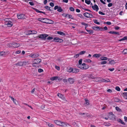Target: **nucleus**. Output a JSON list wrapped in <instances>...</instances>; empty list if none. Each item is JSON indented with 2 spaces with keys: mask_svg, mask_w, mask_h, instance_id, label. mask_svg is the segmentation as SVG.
Masks as SVG:
<instances>
[{
  "mask_svg": "<svg viewBox=\"0 0 127 127\" xmlns=\"http://www.w3.org/2000/svg\"><path fill=\"white\" fill-rule=\"evenodd\" d=\"M60 126L63 127H71V126L68 124L62 122Z\"/></svg>",
  "mask_w": 127,
  "mask_h": 127,
  "instance_id": "9",
  "label": "nucleus"
},
{
  "mask_svg": "<svg viewBox=\"0 0 127 127\" xmlns=\"http://www.w3.org/2000/svg\"><path fill=\"white\" fill-rule=\"evenodd\" d=\"M43 70L39 68L38 69V72H43Z\"/></svg>",
  "mask_w": 127,
  "mask_h": 127,
  "instance_id": "57",
  "label": "nucleus"
},
{
  "mask_svg": "<svg viewBox=\"0 0 127 127\" xmlns=\"http://www.w3.org/2000/svg\"><path fill=\"white\" fill-rule=\"evenodd\" d=\"M80 55L79 53L77 54L74 56V57L76 58L79 57Z\"/></svg>",
  "mask_w": 127,
  "mask_h": 127,
  "instance_id": "52",
  "label": "nucleus"
},
{
  "mask_svg": "<svg viewBox=\"0 0 127 127\" xmlns=\"http://www.w3.org/2000/svg\"><path fill=\"white\" fill-rule=\"evenodd\" d=\"M114 70V68H109L108 69V70L110 71H113Z\"/></svg>",
  "mask_w": 127,
  "mask_h": 127,
  "instance_id": "62",
  "label": "nucleus"
},
{
  "mask_svg": "<svg viewBox=\"0 0 127 127\" xmlns=\"http://www.w3.org/2000/svg\"><path fill=\"white\" fill-rule=\"evenodd\" d=\"M115 89L116 90H117L118 91H120V88L118 86H117L115 88Z\"/></svg>",
  "mask_w": 127,
  "mask_h": 127,
  "instance_id": "43",
  "label": "nucleus"
},
{
  "mask_svg": "<svg viewBox=\"0 0 127 127\" xmlns=\"http://www.w3.org/2000/svg\"><path fill=\"white\" fill-rule=\"evenodd\" d=\"M86 51H81L79 53V54L80 55H82L86 53Z\"/></svg>",
  "mask_w": 127,
  "mask_h": 127,
  "instance_id": "40",
  "label": "nucleus"
},
{
  "mask_svg": "<svg viewBox=\"0 0 127 127\" xmlns=\"http://www.w3.org/2000/svg\"><path fill=\"white\" fill-rule=\"evenodd\" d=\"M113 3H109L108 5V6L109 7H110L112 6Z\"/></svg>",
  "mask_w": 127,
  "mask_h": 127,
  "instance_id": "56",
  "label": "nucleus"
},
{
  "mask_svg": "<svg viewBox=\"0 0 127 127\" xmlns=\"http://www.w3.org/2000/svg\"><path fill=\"white\" fill-rule=\"evenodd\" d=\"M26 34L28 35H29L30 34H36L37 33V31H28L26 32Z\"/></svg>",
  "mask_w": 127,
  "mask_h": 127,
  "instance_id": "6",
  "label": "nucleus"
},
{
  "mask_svg": "<svg viewBox=\"0 0 127 127\" xmlns=\"http://www.w3.org/2000/svg\"><path fill=\"white\" fill-rule=\"evenodd\" d=\"M99 13L101 15H105V14L104 13H103L102 12L99 11Z\"/></svg>",
  "mask_w": 127,
  "mask_h": 127,
  "instance_id": "59",
  "label": "nucleus"
},
{
  "mask_svg": "<svg viewBox=\"0 0 127 127\" xmlns=\"http://www.w3.org/2000/svg\"><path fill=\"white\" fill-rule=\"evenodd\" d=\"M123 53L124 54H127V49H124L123 51Z\"/></svg>",
  "mask_w": 127,
  "mask_h": 127,
  "instance_id": "34",
  "label": "nucleus"
},
{
  "mask_svg": "<svg viewBox=\"0 0 127 127\" xmlns=\"http://www.w3.org/2000/svg\"><path fill=\"white\" fill-rule=\"evenodd\" d=\"M54 122L56 125L60 126L62 122L59 120H55L54 121Z\"/></svg>",
  "mask_w": 127,
  "mask_h": 127,
  "instance_id": "14",
  "label": "nucleus"
},
{
  "mask_svg": "<svg viewBox=\"0 0 127 127\" xmlns=\"http://www.w3.org/2000/svg\"><path fill=\"white\" fill-rule=\"evenodd\" d=\"M94 22L96 24L99 25L100 24V23L97 22V20H95L94 21Z\"/></svg>",
  "mask_w": 127,
  "mask_h": 127,
  "instance_id": "48",
  "label": "nucleus"
},
{
  "mask_svg": "<svg viewBox=\"0 0 127 127\" xmlns=\"http://www.w3.org/2000/svg\"><path fill=\"white\" fill-rule=\"evenodd\" d=\"M57 95L59 97L61 98L62 99L64 97L63 95L60 93H58L57 94Z\"/></svg>",
  "mask_w": 127,
  "mask_h": 127,
  "instance_id": "23",
  "label": "nucleus"
},
{
  "mask_svg": "<svg viewBox=\"0 0 127 127\" xmlns=\"http://www.w3.org/2000/svg\"><path fill=\"white\" fill-rule=\"evenodd\" d=\"M73 68H70L68 70V72H73Z\"/></svg>",
  "mask_w": 127,
  "mask_h": 127,
  "instance_id": "38",
  "label": "nucleus"
},
{
  "mask_svg": "<svg viewBox=\"0 0 127 127\" xmlns=\"http://www.w3.org/2000/svg\"><path fill=\"white\" fill-rule=\"evenodd\" d=\"M57 33L58 34H59L62 36H64L65 34L64 32H57Z\"/></svg>",
  "mask_w": 127,
  "mask_h": 127,
  "instance_id": "25",
  "label": "nucleus"
},
{
  "mask_svg": "<svg viewBox=\"0 0 127 127\" xmlns=\"http://www.w3.org/2000/svg\"><path fill=\"white\" fill-rule=\"evenodd\" d=\"M108 61L109 62V63L110 64H114L115 63V61L114 60H112L110 61L109 60Z\"/></svg>",
  "mask_w": 127,
  "mask_h": 127,
  "instance_id": "28",
  "label": "nucleus"
},
{
  "mask_svg": "<svg viewBox=\"0 0 127 127\" xmlns=\"http://www.w3.org/2000/svg\"><path fill=\"white\" fill-rule=\"evenodd\" d=\"M116 110L118 111H121V109L118 106H116L115 107Z\"/></svg>",
  "mask_w": 127,
  "mask_h": 127,
  "instance_id": "44",
  "label": "nucleus"
},
{
  "mask_svg": "<svg viewBox=\"0 0 127 127\" xmlns=\"http://www.w3.org/2000/svg\"><path fill=\"white\" fill-rule=\"evenodd\" d=\"M118 121L120 123L122 124L125 125V123L121 119H119L118 120Z\"/></svg>",
  "mask_w": 127,
  "mask_h": 127,
  "instance_id": "21",
  "label": "nucleus"
},
{
  "mask_svg": "<svg viewBox=\"0 0 127 127\" xmlns=\"http://www.w3.org/2000/svg\"><path fill=\"white\" fill-rule=\"evenodd\" d=\"M44 19L45 18H39L38 19V20L39 21H40L41 22H42V21H42V20H44Z\"/></svg>",
  "mask_w": 127,
  "mask_h": 127,
  "instance_id": "47",
  "label": "nucleus"
},
{
  "mask_svg": "<svg viewBox=\"0 0 127 127\" xmlns=\"http://www.w3.org/2000/svg\"><path fill=\"white\" fill-rule=\"evenodd\" d=\"M63 40L57 37H56L54 38L53 40H52V41H54L55 42H59L61 43L63 42Z\"/></svg>",
  "mask_w": 127,
  "mask_h": 127,
  "instance_id": "8",
  "label": "nucleus"
},
{
  "mask_svg": "<svg viewBox=\"0 0 127 127\" xmlns=\"http://www.w3.org/2000/svg\"><path fill=\"white\" fill-rule=\"evenodd\" d=\"M5 52L1 51L0 52V56H3L5 55Z\"/></svg>",
  "mask_w": 127,
  "mask_h": 127,
  "instance_id": "37",
  "label": "nucleus"
},
{
  "mask_svg": "<svg viewBox=\"0 0 127 127\" xmlns=\"http://www.w3.org/2000/svg\"><path fill=\"white\" fill-rule=\"evenodd\" d=\"M41 60L40 59H34L32 65L33 66L36 67L35 64H39L41 62Z\"/></svg>",
  "mask_w": 127,
  "mask_h": 127,
  "instance_id": "3",
  "label": "nucleus"
},
{
  "mask_svg": "<svg viewBox=\"0 0 127 127\" xmlns=\"http://www.w3.org/2000/svg\"><path fill=\"white\" fill-rule=\"evenodd\" d=\"M92 28L95 30H98L99 29V27L93 26L92 27Z\"/></svg>",
  "mask_w": 127,
  "mask_h": 127,
  "instance_id": "24",
  "label": "nucleus"
},
{
  "mask_svg": "<svg viewBox=\"0 0 127 127\" xmlns=\"http://www.w3.org/2000/svg\"><path fill=\"white\" fill-rule=\"evenodd\" d=\"M84 62L86 63H90L92 62V61L91 60L88 59H86L84 60Z\"/></svg>",
  "mask_w": 127,
  "mask_h": 127,
  "instance_id": "26",
  "label": "nucleus"
},
{
  "mask_svg": "<svg viewBox=\"0 0 127 127\" xmlns=\"http://www.w3.org/2000/svg\"><path fill=\"white\" fill-rule=\"evenodd\" d=\"M29 3L32 6L33 5H34V3L32 2H29Z\"/></svg>",
  "mask_w": 127,
  "mask_h": 127,
  "instance_id": "58",
  "label": "nucleus"
},
{
  "mask_svg": "<svg viewBox=\"0 0 127 127\" xmlns=\"http://www.w3.org/2000/svg\"><path fill=\"white\" fill-rule=\"evenodd\" d=\"M50 5L52 7H53L54 6V4L53 2H50Z\"/></svg>",
  "mask_w": 127,
  "mask_h": 127,
  "instance_id": "60",
  "label": "nucleus"
},
{
  "mask_svg": "<svg viewBox=\"0 0 127 127\" xmlns=\"http://www.w3.org/2000/svg\"><path fill=\"white\" fill-rule=\"evenodd\" d=\"M77 16L78 17H80V18H83V16H82V15L81 14H79L77 15Z\"/></svg>",
  "mask_w": 127,
  "mask_h": 127,
  "instance_id": "54",
  "label": "nucleus"
},
{
  "mask_svg": "<svg viewBox=\"0 0 127 127\" xmlns=\"http://www.w3.org/2000/svg\"><path fill=\"white\" fill-rule=\"evenodd\" d=\"M17 15L18 18L19 19H24L25 18L24 15L23 14H19Z\"/></svg>",
  "mask_w": 127,
  "mask_h": 127,
  "instance_id": "10",
  "label": "nucleus"
},
{
  "mask_svg": "<svg viewBox=\"0 0 127 127\" xmlns=\"http://www.w3.org/2000/svg\"><path fill=\"white\" fill-rule=\"evenodd\" d=\"M127 40V36H125L123 38L119 40V41H122L124 40Z\"/></svg>",
  "mask_w": 127,
  "mask_h": 127,
  "instance_id": "29",
  "label": "nucleus"
},
{
  "mask_svg": "<svg viewBox=\"0 0 127 127\" xmlns=\"http://www.w3.org/2000/svg\"><path fill=\"white\" fill-rule=\"evenodd\" d=\"M65 16L66 17H68V18L69 19L71 18L72 19H73V17H72V16L68 14H66Z\"/></svg>",
  "mask_w": 127,
  "mask_h": 127,
  "instance_id": "18",
  "label": "nucleus"
},
{
  "mask_svg": "<svg viewBox=\"0 0 127 127\" xmlns=\"http://www.w3.org/2000/svg\"><path fill=\"white\" fill-rule=\"evenodd\" d=\"M82 59H80L79 61V64L78 65H81L82 64Z\"/></svg>",
  "mask_w": 127,
  "mask_h": 127,
  "instance_id": "41",
  "label": "nucleus"
},
{
  "mask_svg": "<svg viewBox=\"0 0 127 127\" xmlns=\"http://www.w3.org/2000/svg\"><path fill=\"white\" fill-rule=\"evenodd\" d=\"M7 21L6 22L5 24L8 26V27H11L13 24L10 21Z\"/></svg>",
  "mask_w": 127,
  "mask_h": 127,
  "instance_id": "11",
  "label": "nucleus"
},
{
  "mask_svg": "<svg viewBox=\"0 0 127 127\" xmlns=\"http://www.w3.org/2000/svg\"><path fill=\"white\" fill-rule=\"evenodd\" d=\"M69 9L71 11H74V9L72 7H70L69 8Z\"/></svg>",
  "mask_w": 127,
  "mask_h": 127,
  "instance_id": "45",
  "label": "nucleus"
},
{
  "mask_svg": "<svg viewBox=\"0 0 127 127\" xmlns=\"http://www.w3.org/2000/svg\"><path fill=\"white\" fill-rule=\"evenodd\" d=\"M84 15L85 17L87 18L91 17L90 16L91 14L88 12H85L84 13Z\"/></svg>",
  "mask_w": 127,
  "mask_h": 127,
  "instance_id": "15",
  "label": "nucleus"
},
{
  "mask_svg": "<svg viewBox=\"0 0 127 127\" xmlns=\"http://www.w3.org/2000/svg\"><path fill=\"white\" fill-rule=\"evenodd\" d=\"M87 31L89 33H93V32L92 30H88L86 29Z\"/></svg>",
  "mask_w": 127,
  "mask_h": 127,
  "instance_id": "33",
  "label": "nucleus"
},
{
  "mask_svg": "<svg viewBox=\"0 0 127 127\" xmlns=\"http://www.w3.org/2000/svg\"><path fill=\"white\" fill-rule=\"evenodd\" d=\"M85 2L87 4H90L91 1H90V0H85Z\"/></svg>",
  "mask_w": 127,
  "mask_h": 127,
  "instance_id": "46",
  "label": "nucleus"
},
{
  "mask_svg": "<svg viewBox=\"0 0 127 127\" xmlns=\"http://www.w3.org/2000/svg\"><path fill=\"white\" fill-rule=\"evenodd\" d=\"M45 8H46V9H47L48 10H49L50 11H52L50 9L51 7H49L48 6H45Z\"/></svg>",
  "mask_w": 127,
  "mask_h": 127,
  "instance_id": "36",
  "label": "nucleus"
},
{
  "mask_svg": "<svg viewBox=\"0 0 127 127\" xmlns=\"http://www.w3.org/2000/svg\"><path fill=\"white\" fill-rule=\"evenodd\" d=\"M20 44L17 42H13L8 44L7 46L9 47H12L14 48L19 47Z\"/></svg>",
  "mask_w": 127,
  "mask_h": 127,
  "instance_id": "1",
  "label": "nucleus"
},
{
  "mask_svg": "<svg viewBox=\"0 0 127 127\" xmlns=\"http://www.w3.org/2000/svg\"><path fill=\"white\" fill-rule=\"evenodd\" d=\"M104 23L106 24H107V25H110L111 24V22H106Z\"/></svg>",
  "mask_w": 127,
  "mask_h": 127,
  "instance_id": "55",
  "label": "nucleus"
},
{
  "mask_svg": "<svg viewBox=\"0 0 127 127\" xmlns=\"http://www.w3.org/2000/svg\"><path fill=\"white\" fill-rule=\"evenodd\" d=\"M15 65H16L21 66H23V62L20 61L18 63H16L15 64Z\"/></svg>",
  "mask_w": 127,
  "mask_h": 127,
  "instance_id": "16",
  "label": "nucleus"
},
{
  "mask_svg": "<svg viewBox=\"0 0 127 127\" xmlns=\"http://www.w3.org/2000/svg\"><path fill=\"white\" fill-rule=\"evenodd\" d=\"M79 71V70L78 69L76 68H73V73H76L78 72Z\"/></svg>",
  "mask_w": 127,
  "mask_h": 127,
  "instance_id": "17",
  "label": "nucleus"
},
{
  "mask_svg": "<svg viewBox=\"0 0 127 127\" xmlns=\"http://www.w3.org/2000/svg\"><path fill=\"white\" fill-rule=\"evenodd\" d=\"M68 81L70 84H72L74 82L75 79L73 78H70L68 79Z\"/></svg>",
  "mask_w": 127,
  "mask_h": 127,
  "instance_id": "12",
  "label": "nucleus"
},
{
  "mask_svg": "<svg viewBox=\"0 0 127 127\" xmlns=\"http://www.w3.org/2000/svg\"><path fill=\"white\" fill-rule=\"evenodd\" d=\"M100 59L102 60H106L108 59V58L105 57H101Z\"/></svg>",
  "mask_w": 127,
  "mask_h": 127,
  "instance_id": "30",
  "label": "nucleus"
},
{
  "mask_svg": "<svg viewBox=\"0 0 127 127\" xmlns=\"http://www.w3.org/2000/svg\"><path fill=\"white\" fill-rule=\"evenodd\" d=\"M104 125L106 126H110V124L109 123H104Z\"/></svg>",
  "mask_w": 127,
  "mask_h": 127,
  "instance_id": "35",
  "label": "nucleus"
},
{
  "mask_svg": "<svg viewBox=\"0 0 127 127\" xmlns=\"http://www.w3.org/2000/svg\"><path fill=\"white\" fill-rule=\"evenodd\" d=\"M53 38L52 37L49 36L47 38V39L48 40H52L53 39Z\"/></svg>",
  "mask_w": 127,
  "mask_h": 127,
  "instance_id": "53",
  "label": "nucleus"
},
{
  "mask_svg": "<svg viewBox=\"0 0 127 127\" xmlns=\"http://www.w3.org/2000/svg\"><path fill=\"white\" fill-rule=\"evenodd\" d=\"M124 118L125 120V121L127 122V117L126 116H124Z\"/></svg>",
  "mask_w": 127,
  "mask_h": 127,
  "instance_id": "64",
  "label": "nucleus"
},
{
  "mask_svg": "<svg viewBox=\"0 0 127 127\" xmlns=\"http://www.w3.org/2000/svg\"><path fill=\"white\" fill-rule=\"evenodd\" d=\"M33 8V9L35 11H36V12H37L39 13H42V11H39L38 9H36V8Z\"/></svg>",
  "mask_w": 127,
  "mask_h": 127,
  "instance_id": "32",
  "label": "nucleus"
},
{
  "mask_svg": "<svg viewBox=\"0 0 127 127\" xmlns=\"http://www.w3.org/2000/svg\"><path fill=\"white\" fill-rule=\"evenodd\" d=\"M58 78V76H57L53 77L51 78V79L52 81H54L55 80H57Z\"/></svg>",
  "mask_w": 127,
  "mask_h": 127,
  "instance_id": "19",
  "label": "nucleus"
},
{
  "mask_svg": "<svg viewBox=\"0 0 127 127\" xmlns=\"http://www.w3.org/2000/svg\"><path fill=\"white\" fill-rule=\"evenodd\" d=\"M9 97L11 98L12 100L13 101L14 103H15V104H16V102H15V99H14V98H13V97H11V96H9Z\"/></svg>",
  "mask_w": 127,
  "mask_h": 127,
  "instance_id": "51",
  "label": "nucleus"
},
{
  "mask_svg": "<svg viewBox=\"0 0 127 127\" xmlns=\"http://www.w3.org/2000/svg\"><path fill=\"white\" fill-rule=\"evenodd\" d=\"M95 80L97 82H99L101 81V80L100 79V78H95Z\"/></svg>",
  "mask_w": 127,
  "mask_h": 127,
  "instance_id": "39",
  "label": "nucleus"
},
{
  "mask_svg": "<svg viewBox=\"0 0 127 127\" xmlns=\"http://www.w3.org/2000/svg\"><path fill=\"white\" fill-rule=\"evenodd\" d=\"M92 8L94 10L97 11L99 9L98 6L96 5L95 4L94 6H92Z\"/></svg>",
  "mask_w": 127,
  "mask_h": 127,
  "instance_id": "13",
  "label": "nucleus"
},
{
  "mask_svg": "<svg viewBox=\"0 0 127 127\" xmlns=\"http://www.w3.org/2000/svg\"><path fill=\"white\" fill-rule=\"evenodd\" d=\"M122 95L125 98L127 99V92H124L123 93Z\"/></svg>",
  "mask_w": 127,
  "mask_h": 127,
  "instance_id": "22",
  "label": "nucleus"
},
{
  "mask_svg": "<svg viewBox=\"0 0 127 127\" xmlns=\"http://www.w3.org/2000/svg\"><path fill=\"white\" fill-rule=\"evenodd\" d=\"M44 20H45V21H42V22L49 24H53L54 23L53 21L47 18H45Z\"/></svg>",
  "mask_w": 127,
  "mask_h": 127,
  "instance_id": "4",
  "label": "nucleus"
},
{
  "mask_svg": "<svg viewBox=\"0 0 127 127\" xmlns=\"http://www.w3.org/2000/svg\"><path fill=\"white\" fill-rule=\"evenodd\" d=\"M101 56V55L100 54H95L93 55V57H94L95 58H99Z\"/></svg>",
  "mask_w": 127,
  "mask_h": 127,
  "instance_id": "20",
  "label": "nucleus"
},
{
  "mask_svg": "<svg viewBox=\"0 0 127 127\" xmlns=\"http://www.w3.org/2000/svg\"><path fill=\"white\" fill-rule=\"evenodd\" d=\"M47 125L49 127H54V126L53 124L47 123Z\"/></svg>",
  "mask_w": 127,
  "mask_h": 127,
  "instance_id": "31",
  "label": "nucleus"
},
{
  "mask_svg": "<svg viewBox=\"0 0 127 127\" xmlns=\"http://www.w3.org/2000/svg\"><path fill=\"white\" fill-rule=\"evenodd\" d=\"M62 99H63V100L64 102V103H66L67 102V100H66L65 99V98L64 97Z\"/></svg>",
  "mask_w": 127,
  "mask_h": 127,
  "instance_id": "61",
  "label": "nucleus"
},
{
  "mask_svg": "<svg viewBox=\"0 0 127 127\" xmlns=\"http://www.w3.org/2000/svg\"><path fill=\"white\" fill-rule=\"evenodd\" d=\"M106 63L107 62L106 61H103L101 62V64H106Z\"/></svg>",
  "mask_w": 127,
  "mask_h": 127,
  "instance_id": "63",
  "label": "nucleus"
},
{
  "mask_svg": "<svg viewBox=\"0 0 127 127\" xmlns=\"http://www.w3.org/2000/svg\"><path fill=\"white\" fill-rule=\"evenodd\" d=\"M39 56V54L38 53H32L29 55V56L32 58L38 57Z\"/></svg>",
  "mask_w": 127,
  "mask_h": 127,
  "instance_id": "5",
  "label": "nucleus"
},
{
  "mask_svg": "<svg viewBox=\"0 0 127 127\" xmlns=\"http://www.w3.org/2000/svg\"><path fill=\"white\" fill-rule=\"evenodd\" d=\"M114 100L116 102H119V99L116 98H115L114 99Z\"/></svg>",
  "mask_w": 127,
  "mask_h": 127,
  "instance_id": "49",
  "label": "nucleus"
},
{
  "mask_svg": "<svg viewBox=\"0 0 127 127\" xmlns=\"http://www.w3.org/2000/svg\"><path fill=\"white\" fill-rule=\"evenodd\" d=\"M57 11L59 12H61L63 11V9L61 7H59L57 9Z\"/></svg>",
  "mask_w": 127,
  "mask_h": 127,
  "instance_id": "42",
  "label": "nucleus"
},
{
  "mask_svg": "<svg viewBox=\"0 0 127 127\" xmlns=\"http://www.w3.org/2000/svg\"><path fill=\"white\" fill-rule=\"evenodd\" d=\"M48 36V35L46 34H42L39 35L38 37L41 39L45 40Z\"/></svg>",
  "mask_w": 127,
  "mask_h": 127,
  "instance_id": "7",
  "label": "nucleus"
},
{
  "mask_svg": "<svg viewBox=\"0 0 127 127\" xmlns=\"http://www.w3.org/2000/svg\"><path fill=\"white\" fill-rule=\"evenodd\" d=\"M78 67L82 69H86L89 67L88 65L85 63H83L81 65H78Z\"/></svg>",
  "mask_w": 127,
  "mask_h": 127,
  "instance_id": "2",
  "label": "nucleus"
},
{
  "mask_svg": "<svg viewBox=\"0 0 127 127\" xmlns=\"http://www.w3.org/2000/svg\"><path fill=\"white\" fill-rule=\"evenodd\" d=\"M23 66L25 65L28 64L29 63L28 61H24L23 62Z\"/></svg>",
  "mask_w": 127,
  "mask_h": 127,
  "instance_id": "27",
  "label": "nucleus"
},
{
  "mask_svg": "<svg viewBox=\"0 0 127 127\" xmlns=\"http://www.w3.org/2000/svg\"><path fill=\"white\" fill-rule=\"evenodd\" d=\"M85 116H84V117H90V115L88 113H85Z\"/></svg>",
  "mask_w": 127,
  "mask_h": 127,
  "instance_id": "50",
  "label": "nucleus"
}]
</instances>
